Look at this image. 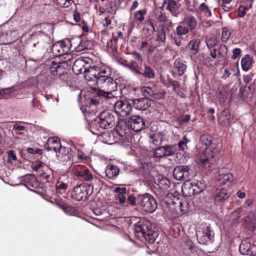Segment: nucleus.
<instances>
[{
  "label": "nucleus",
  "mask_w": 256,
  "mask_h": 256,
  "mask_svg": "<svg viewBox=\"0 0 256 256\" xmlns=\"http://www.w3.org/2000/svg\"><path fill=\"white\" fill-rule=\"evenodd\" d=\"M212 141V136L208 134H203L200 138L201 150L198 158L199 164L202 166H209L216 162L218 157L217 152L210 147Z\"/></svg>",
  "instance_id": "1"
},
{
  "label": "nucleus",
  "mask_w": 256,
  "mask_h": 256,
  "mask_svg": "<svg viewBox=\"0 0 256 256\" xmlns=\"http://www.w3.org/2000/svg\"><path fill=\"white\" fill-rule=\"evenodd\" d=\"M135 235L138 238H144L150 243H153L158 236V232L152 222L142 220L134 225Z\"/></svg>",
  "instance_id": "2"
},
{
  "label": "nucleus",
  "mask_w": 256,
  "mask_h": 256,
  "mask_svg": "<svg viewBox=\"0 0 256 256\" xmlns=\"http://www.w3.org/2000/svg\"><path fill=\"white\" fill-rule=\"evenodd\" d=\"M115 124V118L109 111H104L100 113L90 126L91 132L98 135L106 128H112Z\"/></svg>",
  "instance_id": "3"
},
{
  "label": "nucleus",
  "mask_w": 256,
  "mask_h": 256,
  "mask_svg": "<svg viewBox=\"0 0 256 256\" xmlns=\"http://www.w3.org/2000/svg\"><path fill=\"white\" fill-rule=\"evenodd\" d=\"M97 86L102 90H98L97 94L106 98L114 97L112 92L116 90L117 85L114 80L108 76H100L98 79Z\"/></svg>",
  "instance_id": "4"
},
{
  "label": "nucleus",
  "mask_w": 256,
  "mask_h": 256,
  "mask_svg": "<svg viewBox=\"0 0 256 256\" xmlns=\"http://www.w3.org/2000/svg\"><path fill=\"white\" fill-rule=\"evenodd\" d=\"M136 200L137 205L147 212L152 213L157 208L156 200L148 194L138 196Z\"/></svg>",
  "instance_id": "5"
},
{
  "label": "nucleus",
  "mask_w": 256,
  "mask_h": 256,
  "mask_svg": "<svg viewBox=\"0 0 256 256\" xmlns=\"http://www.w3.org/2000/svg\"><path fill=\"white\" fill-rule=\"evenodd\" d=\"M73 170L74 175L81 180L90 181L94 180L95 183L99 184H102L101 180L97 177L94 178L90 171L84 166L78 165Z\"/></svg>",
  "instance_id": "6"
},
{
  "label": "nucleus",
  "mask_w": 256,
  "mask_h": 256,
  "mask_svg": "<svg viewBox=\"0 0 256 256\" xmlns=\"http://www.w3.org/2000/svg\"><path fill=\"white\" fill-rule=\"evenodd\" d=\"M114 109L116 112L122 117H126L131 112L132 107L130 100L128 101H117L114 102Z\"/></svg>",
  "instance_id": "7"
},
{
  "label": "nucleus",
  "mask_w": 256,
  "mask_h": 256,
  "mask_svg": "<svg viewBox=\"0 0 256 256\" xmlns=\"http://www.w3.org/2000/svg\"><path fill=\"white\" fill-rule=\"evenodd\" d=\"M90 186L87 185L80 184L76 186L72 194V198L78 201L86 200L92 192H90Z\"/></svg>",
  "instance_id": "8"
},
{
  "label": "nucleus",
  "mask_w": 256,
  "mask_h": 256,
  "mask_svg": "<svg viewBox=\"0 0 256 256\" xmlns=\"http://www.w3.org/2000/svg\"><path fill=\"white\" fill-rule=\"evenodd\" d=\"M180 4L176 0H164L162 6L159 8L163 10L165 8L172 16L177 17L180 14Z\"/></svg>",
  "instance_id": "9"
},
{
  "label": "nucleus",
  "mask_w": 256,
  "mask_h": 256,
  "mask_svg": "<svg viewBox=\"0 0 256 256\" xmlns=\"http://www.w3.org/2000/svg\"><path fill=\"white\" fill-rule=\"evenodd\" d=\"M239 250L244 255L254 256L256 254V245L254 244L251 240L246 238L242 240Z\"/></svg>",
  "instance_id": "10"
},
{
  "label": "nucleus",
  "mask_w": 256,
  "mask_h": 256,
  "mask_svg": "<svg viewBox=\"0 0 256 256\" xmlns=\"http://www.w3.org/2000/svg\"><path fill=\"white\" fill-rule=\"evenodd\" d=\"M87 58H80L76 60L72 66V70L76 74L84 73L89 68V61Z\"/></svg>",
  "instance_id": "11"
},
{
  "label": "nucleus",
  "mask_w": 256,
  "mask_h": 256,
  "mask_svg": "<svg viewBox=\"0 0 256 256\" xmlns=\"http://www.w3.org/2000/svg\"><path fill=\"white\" fill-rule=\"evenodd\" d=\"M189 170L188 166H177L173 170V176L177 180L188 181L190 180Z\"/></svg>",
  "instance_id": "12"
},
{
  "label": "nucleus",
  "mask_w": 256,
  "mask_h": 256,
  "mask_svg": "<svg viewBox=\"0 0 256 256\" xmlns=\"http://www.w3.org/2000/svg\"><path fill=\"white\" fill-rule=\"evenodd\" d=\"M128 122L130 128L136 132H140L146 128L144 119L139 116H131Z\"/></svg>",
  "instance_id": "13"
},
{
  "label": "nucleus",
  "mask_w": 256,
  "mask_h": 256,
  "mask_svg": "<svg viewBox=\"0 0 256 256\" xmlns=\"http://www.w3.org/2000/svg\"><path fill=\"white\" fill-rule=\"evenodd\" d=\"M56 156L60 162H67L72 160L74 156L70 148L62 146L56 152Z\"/></svg>",
  "instance_id": "14"
},
{
  "label": "nucleus",
  "mask_w": 256,
  "mask_h": 256,
  "mask_svg": "<svg viewBox=\"0 0 256 256\" xmlns=\"http://www.w3.org/2000/svg\"><path fill=\"white\" fill-rule=\"evenodd\" d=\"M228 48L226 45L220 44L210 50V56L213 59L219 60L224 59L227 56Z\"/></svg>",
  "instance_id": "15"
},
{
  "label": "nucleus",
  "mask_w": 256,
  "mask_h": 256,
  "mask_svg": "<svg viewBox=\"0 0 256 256\" xmlns=\"http://www.w3.org/2000/svg\"><path fill=\"white\" fill-rule=\"evenodd\" d=\"M174 153L173 146L166 145L156 148L154 152V156L158 158H162L172 156Z\"/></svg>",
  "instance_id": "16"
},
{
  "label": "nucleus",
  "mask_w": 256,
  "mask_h": 256,
  "mask_svg": "<svg viewBox=\"0 0 256 256\" xmlns=\"http://www.w3.org/2000/svg\"><path fill=\"white\" fill-rule=\"evenodd\" d=\"M196 236L199 243L201 244H206L211 241L214 238L213 234L208 226L202 232H200L199 234H197Z\"/></svg>",
  "instance_id": "17"
},
{
  "label": "nucleus",
  "mask_w": 256,
  "mask_h": 256,
  "mask_svg": "<svg viewBox=\"0 0 256 256\" xmlns=\"http://www.w3.org/2000/svg\"><path fill=\"white\" fill-rule=\"evenodd\" d=\"M44 146L48 150H53L56 153L62 147V146L60 139L57 137H50L48 138L47 143Z\"/></svg>",
  "instance_id": "18"
},
{
  "label": "nucleus",
  "mask_w": 256,
  "mask_h": 256,
  "mask_svg": "<svg viewBox=\"0 0 256 256\" xmlns=\"http://www.w3.org/2000/svg\"><path fill=\"white\" fill-rule=\"evenodd\" d=\"M130 102L134 108L139 110H146L151 104L150 100L146 98L130 100Z\"/></svg>",
  "instance_id": "19"
},
{
  "label": "nucleus",
  "mask_w": 256,
  "mask_h": 256,
  "mask_svg": "<svg viewBox=\"0 0 256 256\" xmlns=\"http://www.w3.org/2000/svg\"><path fill=\"white\" fill-rule=\"evenodd\" d=\"M141 92L144 98L148 100H158L162 98V96L156 92L151 88L148 86H143L141 88Z\"/></svg>",
  "instance_id": "20"
},
{
  "label": "nucleus",
  "mask_w": 256,
  "mask_h": 256,
  "mask_svg": "<svg viewBox=\"0 0 256 256\" xmlns=\"http://www.w3.org/2000/svg\"><path fill=\"white\" fill-rule=\"evenodd\" d=\"M105 172L108 178L114 179L118 175L120 169L116 165L109 164L106 166Z\"/></svg>",
  "instance_id": "21"
},
{
  "label": "nucleus",
  "mask_w": 256,
  "mask_h": 256,
  "mask_svg": "<svg viewBox=\"0 0 256 256\" xmlns=\"http://www.w3.org/2000/svg\"><path fill=\"white\" fill-rule=\"evenodd\" d=\"M144 70H142V72H141L140 74H142L143 76L146 78L149 79L154 78L156 76V74L154 69L151 66L146 64H144Z\"/></svg>",
  "instance_id": "22"
},
{
  "label": "nucleus",
  "mask_w": 256,
  "mask_h": 256,
  "mask_svg": "<svg viewBox=\"0 0 256 256\" xmlns=\"http://www.w3.org/2000/svg\"><path fill=\"white\" fill-rule=\"evenodd\" d=\"M118 134L122 138H126L129 132V130L125 122L119 123L116 128Z\"/></svg>",
  "instance_id": "23"
},
{
  "label": "nucleus",
  "mask_w": 256,
  "mask_h": 256,
  "mask_svg": "<svg viewBox=\"0 0 256 256\" xmlns=\"http://www.w3.org/2000/svg\"><path fill=\"white\" fill-rule=\"evenodd\" d=\"M230 195L227 192L226 189L222 188L218 192L214 197L216 202H222L228 198Z\"/></svg>",
  "instance_id": "24"
},
{
  "label": "nucleus",
  "mask_w": 256,
  "mask_h": 256,
  "mask_svg": "<svg viewBox=\"0 0 256 256\" xmlns=\"http://www.w3.org/2000/svg\"><path fill=\"white\" fill-rule=\"evenodd\" d=\"M217 180L220 182V184H224L227 182H232L234 180V176L231 173H220Z\"/></svg>",
  "instance_id": "25"
},
{
  "label": "nucleus",
  "mask_w": 256,
  "mask_h": 256,
  "mask_svg": "<svg viewBox=\"0 0 256 256\" xmlns=\"http://www.w3.org/2000/svg\"><path fill=\"white\" fill-rule=\"evenodd\" d=\"M146 14V10H141L134 14V22L138 24L142 23L144 20V16Z\"/></svg>",
  "instance_id": "26"
},
{
  "label": "nucleus",
  "mask_w": 256,
  "mask_h": 256,
  "mask_svg": "<svg viewBox=\"0 0 256 256\" xmlns=\"http://www.w3.org/2000/svg\"><path fill=\"white\" fill-rule=\"evenodd\" d=\"M230 110L225 109L222 110L220 114V116L218 118V121L220 123H230Z\"/></svg>",
  "instance_id": "27"
},
{
  "label": "nucleus",
  "mask_w": 256,
  "mask_h": 256,
  "mask_svg": "<svg viewBox=\"0 0 256 256\" xmlns=\"http://www.w3.org/2000/svg\"><path fill=\"white\" fill-rule=\"evenodd\" d=\"M252 59L248 54L244 56L242 59L241 65L244 70L248 71L252 67Z\"/></svg>",
  "instance_id": "28"
},
{
  "label": "nucleus",
  "mask_w": 256,
  "mask_h": 256,
  "mask_svg": "<svg viewBox=\"0 0 256 256\" xmlns=\"http://www.w3.org/2000/svg\"><path fill=\"white\" fill-rule=\"evenodd\" d=\"M154 16L155 18L158 22H168V18L166 14L162 12V10H160L159 9H156L154 12Z\"/></svg>",
  "instance_id": "29"
},
{
  "label": "nucleus",
  "mask_w": 256,
  "mask_h": 256,
  "mask_svg": "<svg viewBox=\"0 0 256 256\" xmlns=\"http://www.w3.org/2000/svg\"><path fill=\"white\" fill-rule=\"evenodd\" d=\"M72 40L73 42H76L78 43V45L76 46H74V49L77 52H81L85 49L88 48V42L85 40H81L80 38H78L76 40L72 39Z\"/></svg>",
  "instance_id": "30"
},
{
  "label": "nucleus",
  "mask_w": 256,
  "mask_h": 256,
  "mask_svg": "<svg viewBox=\"0 0 256 256\" xmlns=\"http://www.w3.org/2000/svg\"><path fill=\"white\" fill-rule=\"evenodd\" d=\"M182 22L185 26H187L190 30L194 29L197 24L196 19L192 16H189L185 18Z\"/></svg>",
  "instance_id": "31"
},
{
  "label": "nucleus",
  "mask_w": 256,
  "mask_h": 256,
  "mask_svg": "<svg viewBox=\"0 0 256 256\" xmlns=\"http://www.w3.org/2000/svg\"><path fill=\"white\" fill-rule=\"evenodd\" d=\"M64 53H67L70 50V47L74 44V42L72 40H70L68 38H66L58 42Z\"/></svg>",
  "instance_id": "32"
},
{
  "label": "nucleus",
  "mask_w": 256,
  "mask_h": 256,
  "mask_svg": "<svg viewBox=\"0 0 256 256\" xmlns=\"http://www.w3.org/2000/svg\"><path fill=\"white\" fill-rule=\"evenodd\" d=\"M174 67L177 69L179 76H181L184 74L186 66L180 60H176L174 62Z\"/></svg>",
  "instance_id": "33"
},
{
  "label": "nucleus",
  "mask_w": 256,
  "mask_h": 256,
  "mask_svg": "<svg viewBox=\"0 0 256 256\" xmlns=\"http://www.w3.org/2000/svg\"><path fill=\"white\" fill-rule=\"evenodd\" d=\"M166 32L164 29H162L160 31L158 32L156 38V41L158 42V46H163L166 43Z\"/></svg>",
  "instance_id": "34"
},
{
  "label": "nucleus",
  "mask_w": 256,
  "mask_h": 256,
  "mask_svg": "<svg viewBox=\"0 0 256 256\" xmlns=\"http://www.w3.org/2000/svg\"><path fill=\"white\" fill-rule=\"evenodd\" d=\"M126 66L136 74H141L140 68L139 66L138 63L135 61H132L128 64H126Z\"/></svg>",
  "instance_id": "35"
},
{
  "label": "nucleus",
  "mask_w": 256,
  "mask_h": 256,
  "mask_svg": "<svg viewBox=\"0 0 256 256\" xmlns=\"http://www.w3.org/2000/svg\"><path fill=\"white\" fill-rule=\"evenodd\" d=\"M189 29L188 27L185 26L182 22H180L176 28V34L178 36L185 35L188 32Z\"/></svg>",
  "instance_id": "36"
},
{
  "label": "nucleus",
  "mask_w": 256,
  "mask_h": 256,
  "mask_svg": "<svg viewBox=\"0 0 256 256\" xmlns=\"http://www.w3.org/2000/svg\"><path fill=\"white\" fill-rule=\"evenodd\" d=\"M86 71L89 72L90 74H92V78L94 79V81H96L97 82L98 79L99 78L98 72H100V68L96 66H90L89 65V68Z\"/></svg>",
  "instance_id": "37"
},
{
  "label": "nucleus",
  "mask_w": 256,
  "mask_h": 256,
  "mask_svg": "<svg viewBox=\"0 0 256 256\" xmlns=\"http://www.w3.org/2000/svg\"><path fill=\"white\" fill-rule=\"evenodd\" d=\"M56 192L62 194L68 188V184L64 182L58 181L56 184Z\"/></svg>",
  "instance_id": "38"
},
{
  "label": "nucleus",
  "mask_w": 256,
  "mask_h": 256,
  "mask_svg": "<svg viewBox=\"0 0 256 256\" xmlns=\"http://www.w3.org/2000/svg\"><path fill=\"white\" fill-rule=\"evenodd\" d=\"M63 69L60 64H54L50 68V72L53 75H61Z\"/></svg>",
  "instance_id": "39"
},
{
  "label": "nucleus",
  "mask_w": 256,
  "mask_h": 256,
  "mask_svg": "<svg viewBox=\"0 0 256 256\" xmlns=\"http://www.w3.org/2000/svg\"><path fill=\"white\" fill-rule=\"evenodd\" d=\"M206 44L208 48L210 50L217 46L218 40L214 37H210L206 39Z\"/></svg>",
  "instance_id": "40"
},
{
  "label": "nucleus",
  "mask_w": 256,
  "mask_h": 256,
  "mask_svg": "<svg viewBox=\"0 0 256 256\" xmlns=\"http://www.w3.org/2000/svg\"><path fill=\"white\" fill-rule=\"evenodd\" d=\"M52 52L55 54L56 55L60 56L65 54L64 51L58 42H56L52 46Z\"/></svg>",
  "instance_id": "41"
},
{
  "label": "nucleus",
  "mask_w": 256,
  "mask_h": 256,
  "mask_svg": "<svg viewBox=\"0 0 256 256\" xmlns=\"http://www.w3.org/2000/svg\"><path fill=\"white\" fill-rule=\"evenodd\" d=\"M188 47L190 48V52L192 54H195L198 51V43L195 40H191L188 44Z\"/></svg>",
  "instance_id": "42"
},
{
  "label": "nucleus",
  "mask_w": 256,
  "mask_h": 256,
  "mask_svg": "<svg viewBox=\"0 0 256 256\" xmlns=\"http://www.w3.org/2000/svg\"><path fill=\"white\" fill-rule=\"evenodd\" d=\"M13 92L12 88L0 90V98H7L11 96Z\"/></svg>",
  "instance_id": "43"
},
{
  "label": "nucleus",
  "mask_w": 256,
  "mask_h": 256,
  "mask_svg": "<svg viewBox=\"0 0 256 256\" xmlns=\"http://www.w3.org/2000/svg\"><path fill=\"white\" fill-rule=\"evenodd\" d=\"M199 10L200 12H203L204 14L207 16H210L212 13L209 9L208 6H207L204 2L202 3L199 6Z\"/></svg>",
  "instance_id": "44"
},
{
  "label": "nucleus",
  "mask_w": 256,
  "mask_h": 256,
  "mask_svg": "<svg viewBox=\"0 0 256 256\" xmlns=\"http://www.w3.org/2000/svg\"><path fill=\"white\" fill-rule=\"evenodd\" d=\"M158 186L162 190H166L170 187V182L167 178H162L158 182Z\"/></svg>",
  "instance_id": "45"
},
{
  "label": "nucleus",
  "mask_w": 256,
  "mask_h": 256,
  "mask_svg": "<svg viewBox=\"0 0 256 256\" xmlns=\"http://www.w3.org/2000/svg\"><path fill=\"white\" fill-rule=\"evenodd\" d=\"M57 4L62 8H68L72 4V0H56Z\"/></svg>",
  "instance_id": "46"
},
{
  "label": "nucleus",
  "mask_w": 256,
  "mask_h": 256,
  "mask_svg": "<svg viewBox=\"0 0 256 256\" xmlns=\"http://www.w3.org/2000/svg\"><path fill=\"white\" fill-rule=\"evenodd\" d=\"M230 34V32L228 28H224L222 34V40L223 42H226L228 40Z\"/></svg>",
  "instance_id": "47"
},
{
  "label": "nucleus",
  "mask_w": 256,
  "mask_h": 256,
  "mask_svg": "<svg viewBox=\"0 0 256 256\" xmlns=\"http://www.w3.org/2000/svg\"><path fill=\"white\" fill-rule=\"evenodd\" d=\"M116 36L113 34V37L112 40H110L108 42V45L110 46L111 44L113 42L115 43L118 40V39H122L123 38L122 33L121 32H118L116 34Z\"/></svg>",
  "instance_id": "48"
},
{
  "label": "nucleus",
  "mask_w": 256,
  "mask_h": 256,
  "mask_svg": "<svg viewBox=\"0 0 256 256\" xmlns=\"http://www.w3.org/2000/svg\"><path fill=\"white\" fill-rule=\"evenodd\" d=\"M7 36L12 37L14 38L13 41L15 39H16L18 36V30H8L6 34Z\"/></svg>",
  "instance_id": "49"
},
{
  "label": "nucleus",
  "mask_w": 256,
  "mask_h": 256,
  "mask_svg": "<svg viewBox=\"0 0 256 256\" xmlns=\"http://www.w3.org/2000/svg\"><path fill=\"white\" fill-rule=\"evenodd\" d=\"M189 142V140L186 138V136H184L182 140L180 141L178 143V146L180 150H184L186 147V144Z\"/></svg>",
  "instance_id": "50"
},
{
  "label": "nucleus",
  "mask_w": 256,
  "mask_h": 256,
  "mask_svg": "<svg viewBox=\"0 0 256 256\" xmlns=\"http://www.w3.org/2000/svg\"><path fill=\"white\" fill-rule=\"evenodd\" d=\"M114 192L118 194V195H124L126 192V188L116 187L114 188Z\"/></svg>",
  "instance_id": "51"
},
{
  "label": "nucleus",
  "mask_w": 256,
  "mask_h": 256,
  "mask_svg": "<svg viewBox=\"0 0 256 256\" xmlns=\"http://www.w3.org/2000/svg\"><path fill=\"white\" fill-rule=\"evenodd\" d=\"M57 205L62 208L64 211L66 212L70 210V206L67 204H65L63 202L59 200L56 202Z\"/></svg>",
  "instance_id": "52"
},
{
  "label": "nucleus",
  "mask_w": 256,
  "mask_h": 256,
  "mask_svg": "<svg viewBox=\"0 0 256 256\" xmlns=\"http://www.w3.org/2000/svg\"><path fill=\"white\" fill-rule=\"evenodd\" d=\"M253 204V201L252 200H248L244 203L243 206L240 208V209L244 208L246 210H249V208H250Z\"/></svg>",
  "instance_id": "53"
},
{
  "label": "nucleus",
  "mask_w": 256,
  "mask_h": 256,
  "mask_svg": "<svg viewBox=\"0 0 256 256\" xmlns=\"http://www.w3.org/2000/svg\"><path fill=\"white\" fill-rule=\"evenodd\" d=\"M246 7L244 6L240 5L238 10V16L242 18L246 14Z\"/></svg>",
  "instance_id": "54"
},
{
  "label": "nucleus",
  "mask_w": 256,
  "mask_h": 256,
  "mask_svg": "<svg viewBox=\"0 0 256 256\" xmlns=\"http://www.w3.org/2000/svg\"><path fill=\"white\" fill-rule=\"evenodd\" d=\"M241 54V50L239 48H236L232 50V58L234 60L238 58Z\"/></svg>",
  "instance_id": "55"
},
{
  "label": "nucleus",
  "mask_w": 256,
  "mask_h": 256,
  "mask_svg": "<svg viewBox=\"0 0 256 256\" xmlns=\"http://www.w3.org/2000/svg\"><path fill=\"white\" fill-rule=\"evenodd\" d=\"M145 24H146V26L151 27L150 31L152 33H154L156 31L155 28L154 26V20H153L152 19H150L149 20L146 21L145 22Z\"/></svg>",
  "instance_id": "56"
},
{
  "label": "nucleus",
  "mask_w": 256,
  "mask_h": 256,
  "mask_svg": "<svg viewBox=\"0 0 256 256\" xmlns=\"http://www.w3.org/2000/svg\"><path fill=\"white\" fill-rule=\"evenodd\" d=\"M176 44L178 46H180L182 44V38L180 36H178L176 34H175L174 36L172 38Z\"/></svg>",
  "instance_id": "57"
},
{
  "label": "nucleus",
  "mask_w": 256,
  "mask_h": 256,
  "mask_svg": "<svg viewBox=\"0 0 256 256\" xmlns=\"http://www.w3.org/2000/svg\"><path fill=\"white\" fill-rule=\"evenodd\" d=\"M128 202L132 206H134L136 204L137 205V200L136 198L133 196L131 195L129 196L128 198Z\"/></svg>",
  "instance_id": "58"
},
{
  "label": "nucleus",
  "mask_w": 256,
  "mask_h": 256,
  "mask_svg": "<svg viewBox=\"0 0 256 256\" xmlns=\"http://www.w3.org/2000/svg\"><path fill=\"white\" fill-rule=\"evenodd\" d=\"M187 203L186 202H180L179 205L180 209L182 212H186L187 210Z\"/></svg>",
  "instance_id": "59"
},
{
  "label": "nucleus",
  "mask_w": 256,
  "mask_h": 256,
  "mask_svg": "<svg viewBox=\"0 0 256 256\" xmlns=\"http://www.w3.org/2000/svg\"><path fill=\"white\" fill-rule=\"evenodd\" d=\"M8 160H16V156L14 151L10 150L8 152Z\"/></svg>",
  "instance_id": "60"
},
{
  "label": "nucleus",
  "mask_w": 256,
  "mask_h": 256,
  "mask_svg": "<svg viewBox=\"0 0 256 256\" xmlns=\"http://www.w3.org/2000/svg\"><path fill=\"white\" fill-rule=\"evenodd\" d=\"M73 17L75 22H79L80 20V13L76 10L73 12Z\"/></svg>",
  "instance_id": "61"
},
{
  "label": "nucleus",
  "mask_w": 256,
  "mask_h": 256,
  "mask_svg": "<svg viewBox=\"0 0 256 256\" xmlns=\"http://www.w3.org/2000/svg\"><path fill=\"white\" fill-rule=\"evenodd\" d=\"M185 4L190 10L193 11L194 9V4H192L190 0H185Z\"/></svg>",
  "instance_id": "62"
},
{
  "label": "nucleus",
  "mask_w": 256,
  "mask_h": 256,
  "mask_svg": "<svg viewBox=\"0 0 256 256\" xmlns=\"http://www.w3.org/2000/svg\"><path fill=\"white\" fill-rule=\"evenodd\" d=\"M116 199L118 200L119 203L123 204L126 202V198L124 195H117Z\"/></svg>",
  "instance_id": "63"
},
{
  "label": "nucleus",
  "mask_w": 256,
  "mask_h": 256,
  "mask_svg": "<svg viewBox=\"0 0 256 256\" xmlns=\"http://www.w3.org/2000/svg\"><path fill=\"white\" fill-rule=\"evenodd\" d=\"M222 7L225 12H229L232 9V6L227 4L222 3Z\"/></svg>",
  "instance_id": "64"
}]
</instances>
